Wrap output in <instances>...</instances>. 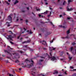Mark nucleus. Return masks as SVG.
I'll return each instance as SVG.
<instances>
[{"label":"nucleus","instance_id":"1","mask_svg":"<svg viewBox=\"0 0 76 76\" xmlns=\"http://www.w3.org/2000/svg\"><path fill=\"white\" fill-rule=\"evenodd\" d=\"M40 57L42 58H47V57H48L49 58H50L51 59V61H56L58 59V57H55L54 56L50 57L47 53L46 54V56L45 57L43 56H41Z\"/></svg>","mask_w":76,"mask_h":76},{"label":"nucleus","instance_id":"63","mask_svg":"<svg viewBox=\"0 0 76 76\" xmlns=\"http://www.w3.org/2000/svg\"><path fill=\"white\" fill-rule=\"evenodd\" d=\"M58 2H60V0H58Z\"/></svg>","mask_w":76,"mask_h":76},{"label":"nucleus","instance_id":"58","mask_svg":"<svg viewBox=\"0 0 76 76\" xmlns=\"http://www.w3.org/2000/svg\"><path fill=\"white\" fill-rule=\"evenodd\" d=\"M26 8L27 9V10H29V8L28 7H27Z\"/></svg>","mask_w":76,"mask_h":76},{"label":"nucleus","instance_id":"10","mask_svg":"<svg viewBox=\"0 0 76 76\" xmlns=\"http://www.w3.org/2000/svg\"><path fill=\"white\" fill-rule=\"evenodd\" d=\"M42 44H44L45 46H47V43H46V42L45 41H43L42 42Z\"/></svg>","mask_w":76,"mask_h":76},{"label":"nucleus","instance_id":"7","mask_svg":"<svg viewBox=\"0 0 76 76\" xmlns=\"http://www.w3.org/2000/svg\"><path fill=\"white\" fill-rule=\"evenodd\" d=\"M13 15V14H11L10 15H9L8 17L7 18V20H9V21H10V22H12V16Z\"/></svg>","mask_w":76,"mask_h":76},{"label":"nucleus","instance_id":"26","mask_svg":"<svg viewBox=\"0 0 76 76\" xmlns=\"http://www.w3.org/2000/svg\"><path fill=\"white\" fill-rule=\"evenodd\" d=\"M28 47V45H24V46H23V47H25L26 48H29V47H28H28Z\"/></svg>","mask_w":76,"mask_h":76},{"label":"nucleus","instance_id":"32","mask_svg":"<svg viewBox=\"0 0 76 76\" xmlns=\"http://www.w3.org/2000/svg\"><path fill=\"white\" fill-rule=\"evenodd\" d=\"M50 23L52 25H53V26H54V25H53V23L51 22H50Z\"/></svg>","mask_w":76,"mask_h":76},{"label":"nucleus","instance_id":"54","mask_svg":"<svg viewBox=\"0 0 76 76\" xmlns=\"http://www.w3.org/2000/svg\"><path fill=\"white\" fill-rule=\"evenodd\" d=\"M63 15H66V14H65V13H63Z\"/></svg>","mask_w":76,"mask_h":76},{"label":"nucleus","instance_id":"61","mask_svg":"<svg viewBox=\"0 0 76 76\" xmlns=\"http://www.w3.org/2000/svg\"><path fill=\"white\" fill-rule=\"evenodd\" d=\"M47 0H44V1H45V2H46V1H47Z\"/></svg>","mask_w":76,"mask_h":76},{"label":"nucleus","instance_id":"12","mask_svg":"<svg viewBox=\"0 0 76 76\" xmlns=\"http://www.w3.org/2000/svg\"><path fill=\"white\" fill-rule=\"evenodd\" d=\"M66 54L67 55L69 56V60H72V57L70 56V54H69V53H67Z\"/></svg>","mask_w":76,"mask_h":76},{"label":"nucleus","instance_id":"60","mask_svg":"<svg viewBox=\"0 0 76 76\" xmlns=\"http://www.w3.org/2000/svg\"><path fill=\"white\" fill-rule=\"evenodd\" d=\"M58 76H62V75H58Z\"/></svg>","mask_w":76,"mask_h":76},{"label":"nucleus","instance_id":"35","mask_svg":"<svg viewBox=\"0 0 76 76\" xmlns=\"http://www.w3.org/2000/svg\"><path fill=\"white\" fill-rule=\"evenodd\" d=\"M67 19H68V20H69V19H71V18L70 17H68L67 18Z\"/></svg>","mask_w":76,"mask_h":76},{"label":"nucleus","instance_id":"48","mask_svg":"<svg viewBox=\"0 0 76 76\" xmlns=\"http://www.w3.org/2000/svg\"><path fill=\"white\" fill-rule=\"evenodd\" d=\"M10 43H11V44H13V43L12 42H10Z\"/></svg>","mask_w":76,"mask_h":76},{"label":"nucleus","instance_id":"16","mask_svg":"<svg viewBox=\"0 0 76 76\" xmlns=\"http://www.w3.org/2000/svg\"><path fill=\"white\" fill-rule=\"evenodd\" d=\"M73 0H68V4H69L70 2H72V1H73Z\"/></svg>","mask_w":76,"mask_h":76},{"label":"nucleus","instance_id":"25","mask_svg":"<svg viewBox=\"0 0 76 76\" xmlns=\"http://www.w3.org/2000/svg\"><path fill=\"white\" fill-rule=\"evenodd\" d=\"M47 13V11H46L44 13H42V14H44V15H45Z\"/></svg>","mask_w":76,"mask_h":76},{"label":"nucleus","instance_id":"45","mask_svg":"<svg viewBox=\"0 0 76 76\" xmlns=\"http://www.w3.org/2000/svg\"><path fill=\"white\" fill-rule=\"evenodd\" d=\"M74 19H76V16H74Z\"/></svg>","mask_w":76,"mask_h":76},{"label":"nucleus","instance_id":"9","mask_svg":"<svg viewBox=\"0 0 76 76\" xmlns=\"http://www.w3.org/2000/svg\"><path fill=\"white\" fill-rule=\"evenodd\" d=\"M43 60H41L40 59V60H39V65H41L42 64V61H43Z\"/></svg>","mask_w":76,"mask_h":76},{"label":"nucleus","instance_id":"37","mask_svg":"<svg viewBox=\"0 0 76 76\" xmlns=\"http://www.w3.org/2000/svg\"><path fill=\"white\" fill-rule=\"evenodd\" d=\"M70 68L72 69H73V67L71 66H70Z\"/></svg>","mask_w":76,"mask_h":76},{"label":"nucleus","instance_id":"28","mask_svg":"<svg viewBox=\"0 0 76 76\" xmlns=\"http://www.w3.org/2000/svg\"><path fill=\"white\" fill-rule=\"evenodd\" d=\"M39 17H42V18H44V17L42 15H40V14L39 15Z\"/></svg>","mask_w":76,"mask_h":76},{"label":"nucleus","instance_id":"53","mask_svg":"<svg viewBox=\"0 0 76 76\" xmlns=\"http://www.w3.org/2000/svg\"><path fill=\"white\" fill-rule=\"evenodd\" d=\"M76 71V69H74L72 71Z\"/></svg>","mask_w":76,"mask_h":76},{"label":"nucleus","instance_id":"50","mask_svg":"<svg viewBox=\"0 0 76 76\" xmlns=\"http://www.w3.org/2000/svg\"><path fill=\"white\" fill-rule=\"evenodd\" d=\"M26 23L28 22V21L27 20H26Z\"/></svg>","mask_w":76,"mask_h":76},{"label":"nucleus","instance_id":"44","mask_svg":"<svg viewBox=\"0 0 76 76\" xmlns=\"http://www.w3.org/2000/svg\"><path fill=\"white\" fill-rule=\"evenodd\" d=\"M50 56H52V54L51 53H50Z\"/></svg>","mask_w":76,"mask_h":76},{"label":"nucleus","instance_id":"59","mask_svg":"<svg viewBox=\"0 0 76 76\" xmlns=\"http://www.w3.org/2000/svg\"><path fill=\"white\" fill-rule=\"evenodd\" d=\"M18 20H19V19H17V21L18 22Z\"/></svg>","mask_w":76,"mask_h":76},{"label":"nucleus","instance_id":"27","mask_svg":"<svg viewBox=\"0 0 76 76\" xmlns=\"http://www.w3.org/2000/svg\"><path fill=\"white\" fill-rule=\"evenodd\" d=\"M73 49V47H71L70 49V51H72Z\"/></svg>","mask_w":76,"mask_h":76},{"label":"nucleus","instance_id":"6","mask_svg":"<svg viewBox=\"0 0 76 76\" xmlns=\"http://www.w3.org/2000/svg\"><path fill=\"white\" fill-rule=\"evenodd\" d=\"M31 71V74L32 75H33V76H35V71H36L35 68H34L32 69Z\"/></svg>","mask_w":76,"mask_h":76},{"label":"nucleus","instance_id":"55","mask_svg":"<svg viewBox=\"0 0 76 76\" xmlns=\"http://www.w3.org/2000/svg\"><path fill=\"white\" fill-rule=\"evenodd\" d=\"M60 18H61V17H62V15H60Z\"/></svg>","mask_w":76,"mask_h":76},{"label":"nucleus","instance_id":"19","mask_svg":"<svg viewBox=\"0 0 76 76\" xmlns=\"http://www.w3.org/2000/svg\"><path fill=\"white\" fill-rule=\"evenodd\" d=\"M73 10V9L72 8H70V9L69 8H67L68 11H71V10Z\"/></svg>","mask_w":76,"mask_h":76},{"label":"nucleus","instance_id":"2","mask_svg":"<svg viewBox=\"0 0 76 76\" xmlns=\"http://www.w3.org/2000/svg\"><path fill=\"white\" fill-rule=\"evenodd\" d=\"M8 32L10 34H12V35H9L8 38H7L8 39H10L11 41H13L12 39L13 38L16 37V34H13V33L11 31H8Z\"/></svg>","mask_w":76,"mask_h":76},{"label":"nucleus","instance_id":"21","mask_svg":"<svg viewBox=\"0 0 76 76\" xmlns=\"http://www.w3.org/2000/svg\"><path fill=\"white\" fill-rule=\"evenodd\" d=\"M18 3V0H15V1L14 3V4H16V3Z\"/></svg>","mask_w":76,"mask_h":76},{"label":"nucleus","instance_id":"11","mask_svg":"<svg viewBox=\"0 0 76 76\" xmlns=\"http://www.w3.org/2000/svg\"><path fill=\"white\" fill-rule=\"evenodd\" d=\"M56 48H54L53 47H51L50 48V51H52V50H55Z\"/></svg>","mask_w":76,"mask_h":76},{"label":"nucleus","instance_id":"31","mask_svg":"<svg viewBox=\"0 0 76 76\" xmlns=\"http://www.w3.org/2000/svg\"><path fill=\"white\" fill-rule=\"evenodd\" d=\"M39 75H42V76H45V75H44L43 74L41 73Z\"/></svg>","mask_w":76,"mask_h":76},{"label":"nucleus","instance_id":"24","mask_svg":"<svg viewBox=\"0 0 76 76\" xmlns=\"http://www.w3.org/2000/svg\"><path fill=\"white\" fill-rule=\"evenodd\" d=\"M65 59H63V58H61V61H64V60Z\"/></svg>","mask_w":76,"mask_h":76},{"label":"nucleus","instance_id":"8","mask_svg":"<svg viewBox=\"0 0 76 76\" xmlns=\"http://www.w3.org/2000/svg\"><path fill=\"white\" fill-rule=\"evenodd\" d=\"M64 26H63L62 25L59 26V28H66V26L64 24Z\"/></svg>","mask_w":76,"mask_h":76},{"label":"nucleus","instance_id":"5","mask_svg":"<svg viewBox=\"0 0 76 76\" xmlns=\"http://www.w3.org/2000/svg\"><path fill=\"white\" fill-rule=\"evenodd\" d=\"M20 32L18 34V35H19V36L18 37V39H19V38H20V35L22 34H23L25 32L24 31H25L26 30V29H25V28H20ZM23 29L24 30V31H23Z\"/></svg>","mask_w":76,"mask_h":76},{"label":"nucleus","instance_id":"13","mask_svg":"<svg viewBox=\"0 0 76 76\" xmlns=\"http://www.w3.org/2000/svg\"><path fill=\"white\" fill-rule=\"evenodd\" d=\"M31 41L30 40H28V41H26L24 42H22L23 44H24V43H28V42H29Z\"/></svg>","mask_w":76,"mask_h":76},{"label":"nucleus","instance_id":"52","mask_svg":"<svg viewBox=\"0 0 76 76\" xmlns=\"http://www.w3.org/2000/svg\"><path fill=\"white\" fill-rule=\"evenodd\" d=\"M45 5H47V4H48V3H45Z\"/></svg>","mask_w":76,"mask_h":76},{"label":"nucleus","instance_id":"40","mask_svg":"<svg viewBox=\"0 0 76 76\" xmlns=\"http://www.w3.org/2000/svg\"><path fill=\"white\" fill-rule=\"evenodd\" d=\"M66 72H67V71H66L65 72V75H67V74L66 73Z\"/></svg>","mask_w":76,"mask_h":76},{"label":"nucleus","instance_id":"38","mask_svg":"<svg viewBox=\"0 0 76 76\" xmlns=\"http://www.w3.org/2000/svg\"><path fill=\"white\" fill-rule=\"evenodd\" d=\"M43 50H47V49H46V48H43Z\"/></svg>","mask_w":76,"mask_h":76},{"label":"nucleus","instance_id":"18","mask_svg":"<svg viewBox=\"0 0 76 76\" xmlns=\"http://www.w3.org/2000/svg\"><path fill=\"white\" fill-rule=\"evenodd\" d=\"M58 73V71H55L53 73L54 75Z\"/></svg>","mask_w":76,"mask_h":76},{"label":"nucleus","instance_id":"62","mask_svg":"<svg viewBox=\"0 0 76 76\" xmlns=\"http://www.w3.org/2000/svg\"><path fill=\"white\" fill-rule=\"evenodd\" d=\"M8 1L9 2H10V0H8Z\"/></svg>","mask_w":76,"mask_h":76},{"label":"nucleus","instance_id":"23","mask_svg":"<svg viewBox=\"0 0 76 76\" xmlns=\"http://www.w3.org/2000/svg\"><path fill=\"white\" fill-rule=\"evenodd\" d=\"M66 33L67 34H69V33H70V30H69L67 31L66 32Z\"/></svg>","mask_w":76,"mask_h":76},{"label":"nucleus","instance_id":"41","mask_svg":"<svg viewBox=\"0 0 76 76\" xmlns=\"http://www.w3.org/2000/svg\"><path fill=\"white\" fill-rule=\"evenodd\" d=\"M49 9H50V10H52V8H51V7H49Z\"/></svg>","mask_w":76,"mask_h":76},{"label":"nucleus","instance_id":"49","mask_svg":"<svg viewBox=\"0 0 76 76\" xmlns=\"http://www.w3.org/2000/svg\"><path fill=\"white\" fill-rule=\"evenodd\" d=\"M50 16H51V15H48V18H49V17H50Z\"/></svg>","mask_w":76,"mask_h":76},{"label":"nucleus","instance_id":"43","mask_svg":"<svg viewBox=\"0 0 76 76\" xmlns=\"http://www.w3.org/2000/svg\"><path fill=\"white\" fill-rule=\"evenodd\" d=\"M51 34V33H50V32H48L47 33V35H49V34Z\"/></svg>","mask_w":76,"mask_h":76},{"label":"nucleus","instance_id":"3","mask_svg":"<svg viewBox=\"0 0 76 76\" xmlns=\"http://www.w3.org/2000/svg\"><path fill=\"white\" fill-rule=\"evenodd\" d=\"M4 51H5V52H7V53H8V54H10L11 56H12V55H13L14 56H15V57H17V58H19V57H20V55H19V54H16L15 53L12 54V53H10V52H8V51H7V50H5Z\"/></svg>","mask_w":76,"mask_h":76},{"label":"nucleus","instance_id":"17","mask_svg":"<svg viewBox=\"0 0 76 76\" xmlns=\"http://www.w3.org/2000/svg\"><path fill=\"white\" fill-rule=\"evenodd\" d=\"M66 3H67L65 1H64V2L63 3V5H66Z\"/></svg>","mask_w":76,"mask_h":76},{"label":"nucleus","instance_id":"4","mask_svg":"<svg viewBox=\"0 0 76 76\" xmlns=\"http://www.w3.org/2000/svg\"><path fill=\"white\" fill-rule=\"evenodd\" d=\"M26 61L30 62V63H31L30 65H28V67H31V66H34V61L32 60H31V61H29V60H28V59H26L25 61V62H26Z\"/></svg>","mask_w":76,"mask_h":76},{"label":"nucleus","instance_id":"14","mask_svg":"<svg viewBox=\"0 0 76 76\" xmlns=\"http://www.w3.org/2000/svg\"><path fill=\"white\" fill-rule=\"evenodd\" d=\"M27 32H29V34H32V32L31 31V30H30V31H29V30H28L27 31Z\"/></svg>","mask_w":76,"mask_h":76},{"label":"nucleus","instance_id":"42","mask_svg":"<svg viewBox=\"0 0 76 76\" xmlns=\"http://www.w3.org/2000/svg\"><path fill=\"white\" fill-rule=\"evenodd\" d=\"M7 4H8V5H9V4H10L9 3H8L7 2Z\"/></svg>","mask_w":76,"mask_h":76},{"label":"nucleus","instance_id":"34","mask_svg":"<svg viewBox=\"0 0 76 76\" xmlns=\"http://www.w3.org/2000/svg\"><path fill=\"white\" fill-rule=\"evenodd\" d=\"M72 76H76V73L72 75Z\"/></svg>","mask_w":76,"mask_h":76},{"label":"nucleus","instance_id":"47","mask_svg":"<svg viewBox=\"0 0 76 76\" xmlns=\"http://www.w3.org/2000/svg\"><path fill=\"white\" fill-rule=\"evenodd\" d=\"M30 51H33V50L31 49V48H30Z\"/></svg>","mask_w":76,"mask_h":76},{"label":"nucleus","instance_id":"22","mask_svg":"<svg viewBox=\"0 0 76 76\" xmlns=\"http://www.w3.org/2000/svg\"><path fill=\"white\" fill-rule=\"evenodd\" d=\"M7 24H8V25L7 26H10V25L9 24V22H7Z\"/></svg>","mask_w":76,"mask_h":76},{"label":"nucleus","instance_id":"46","mask_svg":"<svg viewBox=\"0 0 76 76\" xmlns=\"http://www.w3.org/2000/svg\"><path fill=\"white\" fill-rule=\"evenodd\" d=\"M50 42V43H52V42H53V40H52Z\"/></svg>","mask_w":76,"mask_h":76},{"label":"nucleus","instance_id":"56","mask_svg":"<svg viewBox=\"0 0 76 76\" xmlns=\"http://www.w3.org/2000/svg\"><path fill=\"white\" fill-rule=\"evenodd\" d=\"M20 40H22V38L21 37L20 39Z\"/></svg>","mask_w":76,"mask_h":76},{"label":"nucleus","instance_id":"36","mask_svg":"<svg viewBox=\"0 0 76 76\" xmlns=\"http://www.w3.org/2000/svg\"><path fill=\"white\" fill-rule=\"evenodd\" d=\"M15 63H19V61H18V60L16 61Z\"/></svg>","mask_w":76,"mask_h":76},{"label":"nucleus","instance_id":"33","mask_svg":"<svg viewBox=\"0 0 76 76\" xmlns=\"http://www.w3.org/2000/svg\"><path fill=\"white\" fill-rule=\"evenodd\" d=\"M37 11H40V9H39V8L37 9Z\"/></svg>","mask_w":76,"mask_h":76},{"label":"nucleus","instance_id":"29","mask_svg":"<svg viewBox=\"0 0 76 76\" xmlns=\"http://www.w3.org/2000/svg\"><path fill=\"white\" fill-rule=\"evenodd\" d=\"M19 26L18 25H15L14 26V27H19Z\"/></svg>","mask_w":76,"mask_h":76},{"label":"nucleus","instance_id":"57","mask_svg":"<svg viewBox=\"0 0 76 76\" xmlns=\"http://www.w3.org/2000/svg\"><path fill=\"white\" fill-rule=\"evenodd\" d=\"M2 31L3 32H4V29H3V30H2Z\"/></svg>","mask_w":76,"mask_h":76},{"label":"nucleus","instance_id":"51","mask_svg":"<svg viewBox=\"0 0 76 76\" xmlns=\"http://www.w3.org/2000/svg\"><path fill=\"white\" fill-rule=\"evenodd\" d=\"M39 35L41 37V34H39Z\"/></svg>","mask_w":76,"mask_h":76},{"label":"nucleus","instance_id":"64","mask_svg":"<svg viewBox=\"0 0 76 76\" xmlns=\"http://www.w3.org/2000/svg\"><path fill=\"white\" fill-rule=\"evenodd\" d=\"M21 69H21V68H19V70H21Z\"/></svg>","mask_w":76,"mask_h":76},{"label":"nucleus","instance_id":"20","mask_svg":"<svg viewBox=\"0 0 76 76\" xmlns=\"http://www.w3.org/2000/svg\"><path fill=\"white\" fill-rule=\"evenodd\" d=\"M0 42L1 43V44H2L3 43V40H2V39H1L0 38Z\"/></svg>","mask_w":76,"mask_h":76},{"label":"nucleus","instance_id":"15","mask_svg":"<svg viewBox=\"0 0 76 76\" xmlns=\"http://www.w3.org/2000/svg\"><path fill=\"white\" fill-rule=\"evenodd\" d=\"M69 36H67L66 37H62L61 38V39H65V38H69Z\"/></svg>","mask_w":76,"mask_h":76},{"label":"nucleus","instance_id":"39","mask_svg":"<svg viewBox=\"0 0 76 76\" xmlns=\"http://www.w3.org/2000/svg\"><path fill=\"white\" fill-rule=\"evenodd\" d=\"M19 53H23V52H22L21 51H19Z\"/></svg>","mask_w":76,"mask_h":76},{"label":"nucleus","instance_id":"30","mask_svg":"<svg viewBox=\"0 0 76 76\" xmlns=\"http://www.w3.org/2000/svg\"><path fill=\"white\" fill-rule=\"evenodd\" d=\"M72 45H75V44H76V43H75V42H73L72 43Z\"/></svg>","mask_w":76,"mask_h":76}]
</instances>
